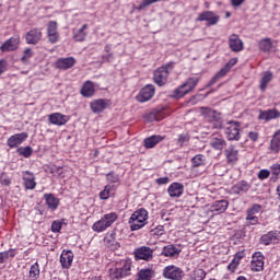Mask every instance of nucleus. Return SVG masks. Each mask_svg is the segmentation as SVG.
Segmentation results:
<instances>
[{
  "label": "nucleus",
  "mask_w": 280,
  "mask_h": 280,
  "mask_svg": "<svg viewBox=\"0 0 280 280\" xmlns=\"http://www.w3.org/2000/svg\"><path fill=\"white\" fill-rule=\"evenodd\" d=\"M132 270V262L122 259L108 270L109 278L113 280L126 279L130 277Z\"/></svg>",
  "instance_id": "nucleus-1"
},
{
  "label": "nucleus",
  "mask_w": 280,
  "mask_h": 280,
  "mask_svg": "<svg viewBox=\"0 0 280 280\" xmlns=\"http://www.w3.org/2000/svg\"><path fill=\"white\" fill-rule=\"evenodd\" d=\"M198 82H200V78L198 77L188 78L182 85L172 92L171 97L173 100H180L185 95L191 93V91L198 86Z\"/></svg>",
  "instance_id": "nucleus-2"
},
{
  "label": "nucleus",
  "mask_w": 280,
  "mask_h": 280,
  "mask_svg": "<svg viewBox=\"0 0 280 280\" xmlns=\"http://www.w3.org/2000/svg\"><path fill=\"white\" fill-rule=\"evenodd\" d=\"M148 218L149 213L148 210H145V208H140L136 210L128 221L130 231H140V229H143V226L148 224Z\"/></svg>",
  "instance_id": "nucleus-3"
},
{
  "label": "nucleus",
  "mask_w": 280,
  "mask_h": 280,
  "mask_svg": "<svg viewBox=\"0 0 280 280\" xmlns=\"http://www.w3.org/2000/svg\"><path fill=\"white\" fill-rule=\"evenodd\" d=\"M174 70V62H168L164 66H161L153 72V82L158 86H165L170 78V72Z\"/></svg>",
  "instance_id": "nucleus-4"
},
{
  "label": "nucleus",
  "mask_w": 280,
  "mask_h": 280,
  "mask_svg": "<svg viewBox=\"0 0 280 280\" xmlns=\"http://www.w3.org/2000/svg\"><path fill=\"white\" fill-rule=\"evenodd\" d=\"M115 222H117V214L115 212L104 214L92 225V231H94V233H104V231L110 229Z\"/></svg>",
  "instance_id": "nucleus-5"
},
{
  "label": "nucleus",
  "mask_w": 280,
  "mask_h": 280,
  "mask_svg": "<svg viewBox=\"0 0 280 280\" xmlns=\"http://www.w3.org/2000/svg\"><path fill=\"white\" fill-rule=\"evenodd\" d=\"M200 113L206 119V121L212 125V128H217L218 130L222 128V117L220 116V113L209 107H201Z\"/></svg>",
  "instance_id": "nucleus-6"
},
{
  "label": "nucleus",
  "mask_w": 280,
  "mask_h": 280,
  "mask_svg": "<svg viewBox=\"0 0 280 280\" xmlns=\"http://www.w3.org/2000/svg\"><path fill=\"white\" fill-rule=\"evenodd\" d=\"M162 277L168 280H183L185 279V270L176 265H168L164 267Z\"/></svg>",
  "instance_id": "nucleus-7"
},
{
  "label": "nucleus",
  "mask_w": 280,
  "mask_h": 280,
  "mask_svg": "<svg viewBox=\"0 0 280 280\" xmlns=\"http://www.w3.org/2000/svg\"><path fill=\"white\" fill-rule=\"evenodd\" d=\"M133 257L136 261H152L154 259V249L150 246L142 245L135 248Z\"/></svg>",
  "instance_id": "nucleus-8"
},
{
  "label": "nucleus",
  "mask_w": 280,
  "mask_h": 280,
  "mask_svg": "<svg viewBox=\"0 0 280 280\" xmlns=\"http://www.w3.org/2000/svg\"><path fill=\"white\" fill-rule=\"evenodd\" d=\"M261 212V205L254 203L250 208L246 210V224L247 226H257L259 224V217H257V213Z\"/></svg>",
  "instance_id": "nucleus-9"
},
{
  "label": "nucleus",
  "mask_w": 280,
  "mask_h": 280,
  "mask_svg": "<svg viewBox=\"0 0 280 280\" xmlns=\"http://www.w3.org/2000/svg\"><path fill=\"white\" fill-rule=\"evenodd\" d=\"M241 126L237 121H230L225 127V137L228 141H240L242 139Z\"/></svg>",
  "instance_id": "nucleus-10"
},
{
  "label": "nucleus",
  "mask_w": 280,
  "mask_h": 280,
  "mask_svg": "<svg viewBox=\"0 0 280 280\" xmlns=\"http://www.w3.org/2000/svg\"><path fill=\"white\" fill-rule=\"evenodd\" d=\"M196 21L199 23L206 22L207 27H211L220 23V15L215 14L213 11H203L199 13Z\"/></svg>",
  "instance_id": "nucleus-11"
},
{
  "label": "nucleus",
  "mask_w": 280,
  "mask_h": 280,
  "mask_svg": "<svg viewBox=\"0 0 280 280\" xmlns=\"http://www.w3.org/2000/svg\"><path fill=\"white\" fill-rule=\"evenodd\" d=\"M156 93V88H154L153 84H147L144 88H142L139 92V94L136 96L137 102H140L141 104L145 102H150L154 97V94Z\"/></svg>",
  "instance_id": "nucleus-12"
},
{
  "label": "nucleus",
  "mask_w": 280,
  "mask_h": 280,
  "mask_svg": "<svg viewBox=\"0 0 280 280\" xmlns=\"http://www.w3.org/2000/svg\"><path fill=\"white\" fill-rule=\"evenodd\" d=\"M110 106H113V101L108 98H97L90 103L92 113L96 114L104 113V110Z\"/></svg>",
  "instance_id": "nucleus-13"
},
{
  "label": "nucleus",
  "mask_w": 280,
  "mask_h": 280,
  "mask_svg": "<svg viewBox=\"0 0 280 280\" xmlns=\"http://www.w3.org/2000/svg\"><path fill=\"white\" fill-rule=\"evenodd\" d=\"M26 45H38L43 40V31L38 27L30 30L25 35Z\"/></svg>",
  "instance_id": "nucleus-14"
},
{
  "label": "nucleus",
  "mask_w": 280,
  "mask_h": 280,
  "mask_svg": "<svg viewBox=\"0 0 280 280\" xmlns=\"http://www.w3.org/2000/svg\"><path fill=\"white\" fill-rule=\"evenodd\" d=\"M27 137H30L27 132H21V133H15L13 136H10L7 140V145L11 150H14V148H19V145L27 141Z\"/></svg>",
  "instance_id": "nucleus-15"
},
{
  "label": "nucleus",
  "mask_w": 280,
  "mask_h": 280,
  "mask_svg": "<svg viewBox=\"0 0 280 280\" xmlns=\"http://www.w3.org/2000/svg\"><path fill=\"white\" fill-rule=\"evenodd\" d=\"M166 117H167V109H165V107H162V108H155L151 113L147 114L144 116V119L149 124H152V121H162V119H165Z\"/></svg>",
  "instance_id": "nucleus-16"
},
{
  "label": "nucleus",
  "mask_w": 280,
  "mask_h": 280,
  "mask_svg": "<svg viewBox=\"0 0 280 280\" xmlns=\"http://www.w3.org/2000/svg\"><path fill=\"white\" fill-rule=\"evenodd\" d=\"M264 254L261 252H256L252 256L250 270L253 272H261L264 270Z\"/></svg>",
  "instance_id": "nucleus-17"
},
{
  "label": "nucleus",
  "mask_w": 280,
  "mask_h": 280,
  "mask_svg": "<svg viewBox=\"0 0 280 280\" xmlns=\"http://www.w3.org/2000/svg\"><path fill=\"white\" fill-rule=\"evenodd\" d=\"M224 156L228 165H236L237 161H240V150L235 145H230L224 150Z\"/></svg>",
  "instance_id": "nucleus-18"
},
{
  "label": "nucleus",
  "mask_w": 280,
  "mask_h": 280,
  "mask_svg": "<svg viewBox=\"0 0 280 280\" xmlns=\"http://www.w3.org/2000/svg\"><path fill=\"white\" fill-rule=\"evenodd\" d=\"M229 47L234 54H240V51H244V40L240 38V35L232 34L229 36Z\"/></svg>",
  "instance_id": "nucleus-19"
},
{
  "label": "nucleus",
  "mask_w": 280,
  "mask_h": 280,
  "mask_svg": "<svg viewBox=\"0 0 280 280\" xmlns=\"http://www.w3.org/2000/svg\"><path fill=\"white\" fill-rule=\"evenodd\" d=\"M47 36L51 45H56L60 40V34L58 33V22L50 21L47 27Z\"/></svg>",
  "instance_id": "nucleus-20"
},
{
  "label": "nucleus",
  "mask_w": 280,
  "mask_h": 280,
  "mask_svg": "<svg viewBox=\"0 0 280 280\" xmlns=\"http://www.w3.org/2000/svg\"><path fill=\"white\" fill-rule=\"evenodd\" d=\"M19 45H21V37L19 36H13L7 39L2 46H1V51H16L19 49Z\"/></svg>",
  "instance_id": "nucleus-21"
},
{
  "label": "nucleus",
  "mask_w": 280,
  "mask_h": 280,
  "mask_svg": "<svg viewBox=\"0 0 280 280\" xmlns=\"http://www.w3.org/2000/svg\"><path fill=\"white\" fill-rule=\"evenodd\" d=\"M73 252L72 250H67V249H63L61 252V255H60V264H61V268H63V270H69V268H71V266H73Z\"/></svg>",
  "instance_id": "nucleus-22"
},
{
  "label": "nucleus",
  "mask_w": 280,
  "mask_h": 280,
  "mask_svg": "<svg viewBox=\"0 0 280 280\" xmlns=\"http://www.w3.org/2000/svg\"><path fill=\"white\" fill-rule=\"evenodd\" d=\"M104 242L105 246L112 250H119L120 248L119 242H117V232H115V230L107 232Z\"/></svg>",
  "instance_id": "nucleus-23"
},
{
  "label": "nucleus",
  "mask_w": 280,
  "mask_h": 280,
  "mask_svg": "<svg viewBox=\"0 0 280 280\" xmlns=\"http://www.w3.org/2000/svg\"><path fill=\"white\" fill-rule=\"evenodd\" d=\"M279 118H280V112L277 108L259 110L258 119L262 121H272V119H279Z\"/></svg>",
  "instance_id": "nucleus-24"
},
{
  "label": "nucleus",
  "mask_w": 280,
  "mask_h": 280,
  "mask_svg": "<svg viewBox=\"0 0 280 280\" xmlns=\"http://www.w3.org/2000/svg\"><path fill=\"white\" fill-rule=\"evenodd\" d=\"M75 62L78 61L73 57L59 58L55 62V67L61 71H67V69L75 67Z\"/></svg>",
  "instance_id": "nucleus-25"
},
{
  "label": "nucleus",
  "mask_w": 280,
  "mask_h": 280,
  "mask_svg": "<svg viewBox=\"0 0 280 280\" xmlns=\"http://www.w3.org/2000/svg\"><path fill=\"white\" fill-rule=\"evenodd\" d=\"M170 198H180L185 194V186L182 183L174 182L167 188Z\"/></svg>",
  "instance_id": "nucleus-26"
},
{
  "label": "nucleus",
  "mask_w": 280,
  "mask_h": 280,
  "mask_svg": "<svg viewBox=\"0 0 280 280\" xmlns=\"http://www.w3.org/2000/svg\"><path fill=\"white\" fill-rule=\"evenodd\" d=\"M48 121L52 126H65L67 121H69V116L60 114V113H52L48 115Z\"/></svg>",
  "instance_id": "nucleus-27"
},
{
  "label": "nucleus",
  "mask_w": 280,
  "mask_h": 280,
  "mask_svg": "<svg viewBox=\"0 0 280 280\" xmlns=\"http://www.w3.org/2000/svg\"><path fill=\"white\" fill-rule=\"evenodd\" d=\"M182 252L183 249L176 247V245L168 244L162 248L161 255L162 257L174 258V257H178V255H180Z\"/></svg>",
  "instance_id": "nucleus-28"
},
{
  "label": "nucleus",
  "mask_w": 280,
  "mask_h": 280,
  "mask_svg": "<svg viewBox=\"0 0 280 280\" xmlns=\"http://www.w3.org/2000/svg\"><path fill=\"white\" fill-rule=\"evenodd\" d=\"M25 189H36V176L34 173L26 171L22 173Z\"/></svg>",
  "instance_id": "nucleus-29"
},
{
  "label": "nucleus",
  "mask_w": 280,
  "mask_h": 280,
  "mask_svg": "<svg viewBox=\"0 0 280 280\" xmlns=\"http://www.w3.org/2000/svg\"><path fill=\"white\" fill-rule=\"evenodd\" d=\"M244 257V252H237L231 262L228 265V270L231 275H235L237 272V268H240V264Z\"/></svg>",
  "instance_id": "nucleus-30"
},
{
  "label": "nucleus",
  "mask_w": 280,
  "mask_h": 280,
  "mask_svg": "<svg viewBox=\"0 0 280 280\" xmlns=\"http://www.w3.org/2000/svg\"><path fill=\"white\" fill-rule=\"evenodd\" d=\"M163 139L165 138L161 135H153L143 140V147L145 148V150H152V148H156V145H159V143H161Z\"/></svg>",
  "instance_id": "nucleus-31"
},
{
  "label": "nucleus",
  "mask_w": 280,
  "mask_h": 280,
  "mask_svg": "<svg viewBox=\"0 0 280 280\" xmlns=\"http://www.w3.org/2000/svg\"><path fill=\"white\" fill-rule=\"evenodd\" d=\"M226 209H229V201L226 200L214 201L210 207V211L214 215H220V213H224Z\"/></svg>",
  "instance_id": "nucleus-32"
},
{
  "label": "nucleus",
  "mask_w": 280,
  "mask_h": 280,
  "mask_svg": "<svg viewBox=\"0 0 280 280\" xmlns=\"http://www.w3.org/2000/svg\"><path fill=\"white\" fill-rule=\"evenodd\" d=\"M44 199L48 209H51L52 211H56V209L60 207V199H58L55 194H45Z\"/></svg>",
  "instance_id": "nucleus-33"
},
{
  "label": "nucleus",
  "mask_w": 280,
  "mask_h": 280,
  "mask_svg": "<svg viewBox=\"0 0 280 280\" xmlns=\"http://www.w3.org/2000/svg\"><path fill=\"white\" fill-rule=\"evenodd\" d=\"M117 191V187L115 185H106L104 189L100 192V199L101 200H108V198L115 197V194Z\"/></svg>",
  "instance_id": "nucleus-34"
},
{
  "label": "nucleus",
  "mask_w": 280,
  "mask_h": 280,
  "mask_svg": "<svg viewBox=\"0 0 280 280\" xmlns=\"http://www.w3.org/2000/svg\"><path fill=\"white\" fill-rule=\"evenodd\" d=\"M278 235L279 233L277 231H269L260 237V244H264V246H270L272 242H277V240H279Z\"/></svg>",
  "instance_id": "nucleus-35"
},
{
  "label": "nucleus",
  "mask_w": 280,
  "mask_h": 280,
  "mask_svg": "<svg viewBox=\"0 0 280 280\" xmlns=\"http://www.w3.org/2000/svg\"><path fill=\"white\" fill-rule=\"evenodd\" d=\"M86 30H89V24H83L81 28L72 30L73 38L77 43H83L86 38Z\"/></svg>",
  "instance_id": "nucleus-36"
},
{
  "label": "nucleus",
  "mask_w": 280,
  "mask_h": 280,
  "mask_svg": "<svg viewBox=\"0 0 280 280\" xmlns=\"http://www.w3.org/2000/svg\"><path fill=\"white\" fill-rule=\"evenodd\" d=\"M81 95L83 97H93L95 95V85L92 81H85L81 88Z\"/></svg>",
  "instance_id": "nucleus-37"
},
{
  "label": "nucleus",
  "mask_w": 280,
  "mask_h": 280,
  "mask_svg": "<svg viewBox=\"0 0 280 280\" xmlns=\"http://www.w3.org/2000/svg\"><path fill=\"white\" fill-rule=\"evenodd\" d=\"M250 189V184L246 180H241L232 187L233 194L240 196V194H246Z\"/></svg>",
  "instance_id": "nucleus-38"
},
{
  "label": "nucleus",
  "mask_w": 280,
  "mask_h": 280,
  "mask_svg": "<svg viewBox=\"0 0 280 280\" xmlns=\"http://www.w3.org/2000/svg\"><path fill=\"white\" fill-rule=\"evenodd\" d=\"M40 279V265L37 262L33 264L26 276V280H38Z\"/></svg>",
  "instance_id": "nucleus-39"
},
{
  "label": "nucleus",
  "mask_w": 280,
  "mask_h": 280,
  "mask_svg": "<svg viewBox=\"0 0 280 280\" xmlns=\"http://www.w3.org/2000/svg\"><path fill=\"white\" fill-rule=\"evenodd\" d=\"M156 271L154 269L144 268L140 269L137 273L138 280H152L154 279Z\"/></svg>",
  "instance_id": "nucleus-40"
},
{
  "label": "nucleus",
  "mask_w": 280,
  "mask_h": 280,
  "mask_svg": "<svg viewBox=\"0 0 280 280\" xmlns=\"http://www.w3.org/2000/svg\"><path fill=\"white\" fill-rule=\"evenodd\" d=\"M237 65V58H232L229 60V62L225 63V66L220 70V72L217 73L218 78L222 79L233 67Z\"/></svg>",
  "instance_id": "nucleus-41"
},
{
  "label": "nucleus",
  "mask_w": 280,
  "mask_h": 280,
  "mask_svg": "<svg viewBox=\"0 0 280 280\" xmlns=\"http://www.w3.org/2000/svg\"><path fill=\"white\" fill-rule=\"evenodd\" d=\"M207 165V156L197 154L191 159V167H205Z\"/></svg>",
  "instance_id": "nucleus-42"
},
{
  "label": "nucleus",
  "mask_w": 280,
  "mask_h": 280,
  "mask_svg": "<svg viewBox=\"0 0 280 280\" xmlns=\"http://www.w3.org/2000/svg\"><path fill=\"white\" fill-rule=\"evenodd\" d=\"M210 145L213 148V150L222 151L224 148H226V140H224V138H212Z\"/></svg>",
  "instance_id": "nucleus-43"
},
{
  "label": "nucleus",
  "mask_w": 280,
  "mask_h": 280,
  "mask_svg": "<svg viewBox=\"0 0 280 280\" xmlns=\"http://www.w3.org/2000/svg\"><path fill=\"white\" fill-rule=\"evenodd\" d=\"M258 47L260 51H264L265 54H268L270 49H272V39L270 37H266L264 39H260L258 42Z\"/></svg>",
  "instance_id": "nucleus-44"
},
{
  "label": "nucleus",
  "mask_w": 280,
  "mask_h": 280,
  "mask_svg": "<svg viewBox=\"0 0 280 280\" xmlns=\"http://www.w3.org/2000/svg\"><path fill=\"white\" fill-rule=\"evenodd\" d=\"M270 82H272V72L266 71L262 78L260 79V85H259L260 91H266Z\"/></svg>",
  "instance_id": "nucleus-45"
},
{
  "label": "nucleus",
  "mask_w": 280,
  "mask_h": 280,
  "mask_svg": "<svg viewBox=\"0 0 280 280\" xmlns=\"http://www.w3.org/2000/svg\"><path fill=\"white\" fill-rule=\"evenodd\" d=\"M16 257V249H9L7 252H2L0 253V264H5V261H8V259H12Z\"/></svg>",
  "instance_id": "nucleus-46"
},
{
  "label": "nucleus",
  "mask_w": 280,
  "mask_h": 280,
  "mask_svg": "<svg viewBox=\"0 0 280 280\" xmlns=\"http://www.w3.org/2000/svg\"><path fill=\"white\" fill-rule=\"evenodd\" d=\"M18 153L20 154V156H24V159H30V156H32V154L34 153V149H32V147L27 145V147H22L18 149Z\"/></svg>",
  "instance_id": "nucleus-47"
},
{
  "label": "nucleus",
  "mask_w": 280,
  "mask_h": 280,
  "mask_svg": "<svg viewBox=\"0 0 280 280\" xmlns=\"http://www.w3.org/2000/svg\"><path fill=\"white\" fill-rule=\"evenodd\" d=\"M189 139H191L189 133H182V135H178L176 143L179 148H183L184 145H187V142L189 141Z\"/></svg>",
  "instance_id": "nucleus-48"
},
{
  "label": "nucleus",
  "mask_w": 280,
  "mask_h": 280,
  "mask_svg": "<svg viewBox=\"0 0 280 280\" xmlns=\"http://www.w3.org/2000/svg\"><path fill=\"white\" fill-rule=\"evenodd\" d=\"M34 56V50H32V48H26L23 51V56L21 57V62H23V65H27V62H30V59Z\"/></svg>",
  "instance_id": "nucleus-49"
},
{
  "label": "nucleus",
  "mask_w": 280,
  "mask_h": 280,
  "mask_svg": "<svg viewBox=\"0 0 280 280\" xmlns=\"http://www.w3.org/2000/svg\"><path fill=\"white\" fill-rule=\"evenodd\" d=\"M207 278V271L205 269H195L192 271L194 280H205Z\"/></svg>",
  "instance_id": "nucleus-50"
},
{
  "label": "nucleus",
  "mask_w": 280,
  "mask_h": 280,
  "mask_svg": "<svg viewBox=\"0 0 280 280\" xmlns=\"http://www.w3.org/2000/svg\"><path fill=\"white\" fill-rule=\"evenodd\" d=\"M269 150L271 154H279L280 152V142H277L276 140H270Z\"/></svg>",
  "instance_id": "nucleus-51"
},
{
  "label": "nucleus",
  "mask_w": 280,
  "mask_h": 280,
  "mask_svg": "<svg viewBox=\"0 0 280 280\" xmlns=\"http://www.w3.org/2000/svg\"><path fill=\"white\" fill-rule=\"evenodd\" d=\"M106 180L108 183H119V174L110 172L106 174Z\"/></svg>",
  "instance_id": "nucleus-52"
},
{
  "label": "nucleus",
  "mask_w": 280,
  "mask_h": 280,
  "mask_svg": "<svg viewBox=\"0 0 280 280\" xmlns=\"http://www.w3.org/2000/svg\"><path fill=\"white\" fill-rule=\"evenodd\" d=\"M62 231V221H54L51 224L52 233H60Z\"/></svg>",
  "instance_id": "nucleus-53"
},
{
  "label": "nucleus",
  "mask_w": 280,
  "mask_h": 280,
  "mask_svg": "<svg viewBox=\"0 0 280 280\" xmlns=\"http://www.w3.org/2000/svg\"><path fill=\"white\" fill-rule=\"evenodd\" d=\"M272 178H278L280 176V164H273L270 166Z\"/></svg>",
  "instance_id": "nucleus-54"
},
{
  "label": "nucleus",
  "mask_w": 280,
  "mask_h": 280,
  "mask_svg": "<svg viewBox=\"0 0 280 280\" xmlns=\"http://www.w3.org/2000/svg\"><path fill=\"white\" fill-rule=\"evenodd\" d=\"M270 177V171L268 170H260L258 173L259 180H266V178Z\"/></svg>",
  "instance_id": "nucleus-55"
},
{
  "label": "nucleus",
  "mask_w": 280,
  "mask_h": 280,
  "mask_svg": "<svg viewBox=\"0 0 280 280\" xmlns=\"http://www.w3.org/2000/svg\"><path fill=\"white\" fill-rule=\"evenodd\" d=\"M248 139L250 141H253L254 143H256V141H259V132H256V131H250L248 133Z\"/></svg>",
  "instance_id": "nucleus-56"
},
{
  "label": "nucleus",
  "mask_w": 280,
  "mask_h": 280,
  "mask_svg": "<svg viewBox=\"0 0 280 280\" xmlns=\"http://www.w3.org/2000/svg\"><path fill=\"white\" fill-rule=\"evenodd\" d=\"M57 173L58 178H65V172L62 171V166H58L55 171L51 170V174Z\"/></svg>",
  "instance_id": "nucleus-57"
},
{
  "label": "nucleus",
  "mask_w": 280,
  "mask_h": 280,
  "mask_svg": "<svg viewBox=\"0 0 280 280\" xmlns=\"http://www.w3.org/2000/svg\"><path fill=\"white\" fill-rule=\"evenodd\" d=\"M7 69H8V62H5V60H0V75H2V73H5Z\"/></svg>",
  "instance_id": "nucleus-58"
},
{
  "label": "nucleus",
  "mask_w": 280,
  "mask_h": 280,
  "mask_svg": "<svg viewBox=\"0 0 280 280\" xmlns=\"http://www.w3.org/2000/svg\"><path fill=\"white\" fill-rule=\"evenodd\" d=\"M170 183V177H160L156 179L158 185H167Z\"/></svg>",
  "instance_id": "nucleus-59"
},
{
  "label": "nucleus",
  "mask_w": 280,
  "mask_h": 280,
  "mask_svg": "<svg viewBox=\"0 0 280 280\" xmlns=\"http://www.w3.org/2000/svg\"><path fill=\"white\" fill-rule=\"evenodd\" d=\"M246 0H231V4L233 5V8H240V5H242V3H244Z\"/></svg>",
  "instance_id": "nucleus-60"
},
{
  "label": "nucleus",
  "mask_w": 280,
  "mask_h": 280,
  "mask_svg": "<svg viewBox=\"0 0 280 280\" xmlns=\"http://www.w3.org/2000/svg\"><path fill=\"white\" fill-rule=\"evenodd\" d=\"M271 140L277 141L278 143H280V129L277 130V131L273 133Z\"/></svg>",
  "instance_id": "nucleus-61"
},
{
  "label": "nucleus",
  "mask_w": 280,
  "mask_h": 280,
  "mask_svg": "<svg viewBox=\"0 0 280 280\" xmlns=\"http://www.w3.org/2000/svg\"><path fill=\"white\" fill-rule=\"evenodd\" d=\"M218 80H220V77H218V74H215L209 82L208 86H213V84H215L218 82Z\"/></svg>",
  "instance_id": "nucleus-62"
},
{
  "label": "nucleus",
  "mask_w": 280,
  "mask_h": 280,
  "mask_svg": "<svg viewBox=\"0 0 280 280\" xmlns=\"http://www.w3.org/2000/svg\"><path fill=\"white\" fill-rule=\"evenodd\" d=\"M276 191H277V196L280 198V184L278 185Z\"/></svg>",
  "instance_id": "nucleus-63"
},
{
  "label": "nucleus",
  "mask_w": 280,
  "mask_h": 280,
  "mask_svg": "<svg viewBox=\"0 0 280 280\" xmlns=\"http://www.w3.org/2000/svg\"><path fill=\"white\" fill-rule=\"evenodd\" d=\"M91 280H102V277L95 276V277H93Z\"/></svg>",
  "instance_id": "nucleus-64"
}]
</instances>
